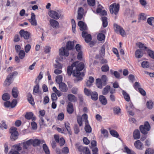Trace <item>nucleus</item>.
<instances>
[{"mask_svg":"<svg viewBox=\"0 0 154 154\" xmlns=\"http://www.w3.org/2000/svg\"><path fill=\"white\" fill-rule=\"evenodd\" d=\"M124 97L126 101L129 102L130 100V97L129 95L125 91L123 90L122 91Z\"/></svg>","mask_w":154,"mask_h":154,"instance_id":"23","label":"nucleus"},{"mask_svg":"<svg viewBox=\"0 0 154 154\" xmlns=\"http://www.w3.org/2000/svg\"><path fill=\"white\" fill-rule=\"evenodd\" d=\"M110 132L111 134L114 137H118L119 136V135L118 133L114 130H111L110 131Z\"/></svg>","mask_w":154,"mask_h":154,"instance_id":"42","label":"nucleus"},{"mask_svg":"<svg viewBox=\"0 0 154 154\" xmlns=\"http://www.w3.org/2000/svg\"><path fill=\"white\" fill-rule=\"evenodd\" d=\"M12 94L14 98H17L18 95V91L17 87H14L12 91Z\"/></svg>","mask_w":154,"mask_h":154,"instance_id":"20","label":"nucleus"},{"mask_svg":"<svg viewBox=\"0 0 154 154\" xmlns=\"http://www.w3.org/2000/svg\"><path fill=\"white\" fill-rule=\"evenodd\" d=\"M126 108L127 111L132 110L134 109V106L132 103L130 102L126 106Z\"/></svg>","mask_w":154,"mask_h":154,"instance_id":"30","label":"nucleus"},{"mask_svg":"<svg viewBox=\"0 0 154 154\" xmlns=\"http://www.w3.org/2000/svg\"><path fill=\"white\" fill-rule=\"evenodd\" d=\"M17 103V101L16 100L14 99L11 103V108H13L14 107Z\"/></svg>","mask_w":154,"mask_h":154,"instance_id":"54","label":"nucleus"},{"mask_svg":"<svg viewBox=\"0 0 154 154\" xmlns=\"http://www.w3.org/2000/svg\"><path fill=\"white\" fill-rule=\"evenodd\" d=\"M17 129L16 128L12 127L10 128V132L11 134H14L16 133H18L17 131Z\"/></svg>","mask_w":154,"mask_h":154,"instance_id":"56","label":"nucleus"},{"mask_svg":"<svg viewBox=\"0 0 154 154\" xmlns=\"http://www.w3.org/2000/svg\"><path fill=\"white\" fill-rule=\"evenodd\" d=\"M150 126L147 122H145L144 125H141L140 127V129L141 132L144 134H146L148 131L150 130Z\"/></svg>","mask_w":154,"mask_h":154,"instance_id":"5","label":"nucleus"},{"mask_svg":"<svg viewBox=\"0 0 154 154\" xmlns=\"http://www.w3.org/2000/svg\"><path fill=\"white\" fill-rule=\"evenodd\" d=\"M76 51L78 52H82V46L80 45L77 44L75 47Z\"/></svg>","mask_w":154,"mask_h":154,"instance_id":"55","label":"nucleus"},{"mask_svg":"<svg viewBox=\"0 0 154 154\" xmlns=\"http://www.w3.org/2000/svg\"><path fill=\"white\" fill-rule=\"evenodd\" d=\"M82 36L85 38L86 42L88 43L91 40V35L90 34H88V32L86 30L82 32Z\"/></svg>","mask_w":154,"mask_h":154,"instance_id":"8","label":"nucleus"},{"mask_svg":"<svg viewBox=\"0 0 154 154\" xmlns=\"http://www.w3.org/2000/svg\"><path fill=\"white\" fill-rule=\"evenodd\" d=\"M135 57L137 58H140L143 56V53L142 50L140 49H138L135 51Z\"/></svg>","mask_w":154,"mask_h":154,"instance_id":"18","label":"nucleus"},{"mask_svg":"<svg viewBox=\"0 0 154 154\" xmlns=\"http://www.w3.org/2000/svg\"><path fill=\"white\" fill-rule=\"evenodd\" d=\"M31 48V46L29 44L26 45L24 47L25 51L26 53H28L30 51Z\"/></svg>","mask_w":154,"mask_h":154,"instance_id":"44","label":"nucleus"},{"mask_svg":"<svg viewBox=\"0 0 154 154\" xmlns=\"http://www.w3.org/2000/svg\"><path fill=\"white\" fill-rule=\"evenodd\" d=\"M66 108L67 111L69 114H71L73 112L74 109L73 105L71 103L69 102L68 103Z\"/></svg>","mask_w":154,"mask_h":154,"instance_id":"15","label":"nucleus"},{"mask_svg":"<svg viewBox=\"0 0 154 154\" xmlns=\"http://www.w3.org/2000/svg\"><path fill=\"white\" fill-rule=\"evenodd\" d=\"M21 37H23L25 39H28L30 36V34L28 32L24 31L23 29L21 30L19 32Z\"/></svg>","mask_w":154,"mask_h":154,"instance_id":"9","label":"nucleus"},{"mask_svg":"<svg viewBox=\"0 0 154 154\" xmlns=\"http://www.w3.org/2000/svg\"><path fill=\"white\" fill-rule=\"evenodd\" d=\"M125 15L129 17H134V12L133 11H131L129 9H126L125 13Z\"/></svg>","mask_w":154,"mask_h":154,"instance_id":"19","label":"nucleus"},{"mask_svg":"<svg viewBox=\"0 0 154 154\" xmlns=\"http://www.w3.org/2000/svg\"><path fill=\"white\" fill-rule=\"evenodd\" d=\"M101 82H102L103 85H106V82L107 80V78L106 75H103L100 79Z\"/></svg>","mask_w":154,"mask_h":154,"instance_id":"33","label":"nucleus"},{"mask_svg":"<svg viewBox=\"0 0 154 154\" xmlns=\"http://www.w3.org/2000/svg\"><path fill=\"white\" fill-rule=\"evenodd\" d=\"M84 64L82 63L76 61L72 64L71 66H69L67 68V73L69 75H72L76 78L77 81H80L82 79L84 75L83 72L81 73L80 71L84 68Z\"/></svg>","mask_w":154,"mask_h":154,"instance_id":"1","label":"nucleus"},{"mask_svg":"<svg viewBox=\"0 0 154 154\" xmlns=\"http://www.w3.org/2000/svg\"><path fill=\"white\" fill-rule=\"evenodd\" d=\"M44 141H41L37 139H32V143L33 146H38L40 143H43Z\"/></svg>","mask_w":154,"mask_h":154,"instance_id":"17","label":"nucleus"},{"mask_svg":"<svg viewBox=\"0 0 154 154\" xmlns=\"http://www.w3.org/2000/svg\"><path fill=\"white\" fill-rule=\"evenodd\" d=\"M114 30L116 33L119 32L121 35L124 36L125 32L122 28L116 24H114Z\"/></svg>","mask_w":154,"mask_h":154,"instance_id":"7","label":"nucleus"},{"mask_svg":"<svg viewBox=\"0 0 154 154\" xmlns=\"http://www.w3.org/2000/svg\"><path fill=\"white\" fill-rule=\"evenodd\" d=\"M96 83L97 86L98 88H102V83L101 82L100 79H98L96 80Z\"/></svg>","mask_w":154,"mask_h":154,"instance_id":"32","label":"nucleus"},{"mask_svg":"<svg viewBox=\"0 0 154 154\" xmlns=\"http://www.w3.org/2000/svg\"><path fill=\"white\" fill-rule=\"evenodd\" d=\"M153 102L152 101L147 102L146 103L147 107L149 109H152L153 108Z\"/></svg>","mask_w":154,"mask_h":154,"instance_id":"46","label":"nucleus"},{"mask_svg":"<svg viewBox=\"0 0 154 154\" xmlns=\"http://www.w3.org/2000/svg\"><path fill=\"white\" fill-rule=\"evenodd\" d=\"M62 152L63 153H68L69 152V149L67 147H65L62 149Z\"/></svg>","mask_w":154,"mask_h":154,"instance_id":"59","label":"nucleus"},{"mask_svg":"<svg viewBox=\"0 0 154 154\" xmlns=\"http://www.w3.org/2000/svg\"><path fill=\"white\" fill-rule=\"evenodd\" d=\"M84 13V9L82 7L79 8L77 11V19L81 20L83 17Z\"/></svg>","mask_w":154,"mask_h":154,"instance_id":"11","label":"nucleus"},{"mask_svg":"<svg viewBox=\"0 0 154 154\" xmlns=\"http://www.w3.org/2000/svg\"><path fill=\"white\" fill-rule=\"evenodd\" d=\"M120 6L119 4L114 3L109 7V11L110 13L116 16L115 18H116V15L118 14L119 11Z\"/></svg>","mask_w":154,"mask_h":154,"instance_id":"3","label":"nucleus"},{"mask_svg":"<svg viewBox=\"0 0 154 154\" xmlns=\"http://www.w3.org/2000/svg\"><path fill=\"white\" fill-rule=\"evenodd\" d=\"M56 81L57 83L59 84L62 82V77L61 75H58L56 76Z\"/></svg>","mask_w":154,"mask_h":154,"instance_id":"39","label":"nucleus"},{"mask_svg":"<svg viewBox=\"0 0 154 154\" xmlns=\"http://www.w3.org/2000/svg\"><path fill=\"white\" fill-rule=\"evenodd\" d=\"M84 92L85 94L87 96H89L91 95V93L90 90L86 88H85L84 89Z\"/></svg>","mask_w":154,"mask_h":154,"instance_id":"57","label":"nucleus"},{"mask_svg":"<svg viewBox=\"0 0 154 154\" xmlns=\"http://www.w3.org/2000/svg\"><path fill=\"white\" fill-rule=\"evenodd\" d=\"M125 151L128 154H136L133 151H131L128 147H125Z\"/></svg>","mask_w":154,"mask_h":154,"instance_id":"53","label":"nucleus"},{"mask_svg":"<svg viewBox=\"0 0 154 154\" xmlns=\"http://www.w3.org/2000/svg\"><path fill=\"white\" fill-rule=\"evenodd\" d=\"M51 26L54 28L57 29L59 27V24L58 22L53 19H51L49 21Z\"/></svg>","mask_w":154,"mask_h":154,"instance_id":"10","label":"nucleus"},{"mask_svg":"<svg viewBox=\"0 0 154 154\" xmlns=\"http://www.w3.org/2000/svg\"><path fill=\"white\" fill-rule=\"evenodd\" d=\"M139 2L141 5L144 7H145L147 4L146 0H139Z\"/></svg>","mask_w":154,"mask_h":154,"instance_id":"58","label":"nucleus"},{"mask_svg":"<svg viewBox=\"0 0 154 154\" xmlns=\"http://www.w3.org/2000/svg\"><path fill=\"white\" fill-rule=\"evenodd\" d=\"M32 128L33 129H36L37 127V124L34 122H32L31 123Z\"/></svg>","mask_w":154,"mask_h":154,"instance_id":"64","label":"nucleus"},{"mask_svg":"<svg viewBox=\"0 0 154 154\" xmlns=\"http://www.w3.org/2000/svg\"><path fill=\"white\" fill-rule=\"evenodd\" d=\"M18 53V56L21 59H23L25 56V52L23 50H20Z\"/></svg>","mask_w":154,"mask_h":154,"instance_id":"26","label":"nucleus"},{"mask_svg":"<svg viewBox=\"0 0 154 154\" xmlns=\"http://www.w3.org/2000/svg\"><path fill=\"white\" fill-rule=\"evenodd\" d=\"M18 74V73L16 71L14 72L11 73H10L8 75V76L9 77L10 79H12V78L14 77L17 75Z\"/></svg>","mask_w":154,"mask_h":154,"instance_id":"51","label":"nucleus"},{"mask_svg":"<svg viewBox=\"0 0 154 154\" xmlns=\"http://www.w3.org/2000/svg\"><path fill=\"white\" fill-rule=\"evenodd\" d=\"M102 20L103 22V25L104 27H106L108 25L107 18L106 17H103L102 18Z\"/></svg>","mask_w":154,"mask_h":154,"instance_id":"31","label":"nucleus"},{"mask_svg":"<svg viewBox=\"0 0 154 154\" xmlns=\"http://www.w3.org/2000/svg\"><path fill=\"white\" fill-rule=\"evenodd\" d=\"M85 130L87 133H90L91 131V128L89 125H88V122L85 124Z\"/></svg>","mask_w":154,"mask_h":154,"instance_id":"29","label":"nucleus"},{"mask_svg":"<svg viewBox=\"0 0 154 154\" xmlns=\"http://www.w3.org/2000/svg\"><path fill=\"white\" fill-rule=\"evenodd\" d=\"M101 133L103 134L104 137L108 136V132L105 129H101Z\"/></svg>","mask_w":154,"mask_h":154,"instance_id":"60","label":"nucleus"},{"mask_svg":"<svg viewBox=\"0 0 154 154\" xmlns=\"http://www.w3.org/2000/svg\"><path fill=\"white\" fill-rule=\"evenodd\" d=\"M134 145L136 148L138 149H142L143 146L142 143L139 140L136 141L134 143Z\"/></svg>","mask_w":154,"mask_h":154,"instance_id":"21","label":"nucleus"},{"mask_svg":"<svg viewBox=\"0 0 154 154\" xmlns=\"http://www.w3.org/2000/svg\"><path fill=\"white\" fill-rule=\"evenodd\" d=\"M99 99L101 103L103 105H105L107 103V100L106 98L103 95L99 96Z\"/></svg>","mask_w":154,"mask_h":154,"instance_id":"24","label":"nucleus"},{"mask_svg":"<svg viewBox=\"0 0 154 154\" xmlns=\"http://www.w3.org/2000/svg\"><path fill=\"white\" fill-rule=\"evenodd\" d=\"M48 14L51 17L55 20H57L63 16L62 11L60 10L51 11L49 12Z\"/></svg>","mask_w":154,"mask_h":154,"instance_id":"4","label":"nucleus"},{"mask_svg":"<svg viewBox=\"0 0 154 154\" xmlns=\"http://www.w3.org/2000/svg\"><path fill=\"white\" fill-rule=\"evenodd\" d=\"M65 125L66 128L68 131V133L70 134V135H71L72 132L71 131V129L69 126V124L68 122H66L65 123Z\"/></svg>","mask_w":154,"mask_h":154,"instance_id":"40","label":"nucleus"},{"mask_svg":"<svg viewBox=\"0 0 154 154\" xmlns=\"http://www.w3.org/2000/svg\"><path fill=\"white\" fill-rule=\"evenodd\" d=\"M54 92V93L56 94L58 97H60L61 96L60 92L57 90L55 87H54L52 88Z\"/></svg>","mask_w":154,"mask_h":154,"instance_id":"45","label":"nucleus"},{"mask_svg":"<svg viewBox=\"0 0 154 154\" xmlns=\"http://www.w3.org/2000/svg\"><path fill=\"white\" fill-rule=\"evenodd\" d=\"M88 5L91 6H93L95 5V0H87Z\"/></svg>","mask_w":154,"mask_h":154,"instance_id":"47","label":"nucleus"},{"mask_svg":"<svg viewBox=\"0 0 154 154\" xmlns=\"http://www.w3.org/2000/svg\"><path fill=\"white\" fill-rule=\"evenodd\" d=\"M154 153V150L153 149L151 148H148L146 150L145 154H153Z\"/></svg>","mask_w":154,"mask_h":154,"instance_id":"48","label":"nucleus"},{"mask_svg":"<svg viewBox=\"0 0 154 154\" xmlns=\"http://www.w3.org/2000/svg\"><path fill=\"white\" fill-rule=\"evenodd\" d=\"M43 149L46 154H49L50 151L48 147L45 144H44L43 145Z\"/></svg>","mask_w":154,"mask_h":154,"instance_id":"43","label":"nucleus"},{"mask_svg":"<svg viewBox=\"0 0 154 154\" xmlns=\"http://www.w3.org/2000/svg\"><path fill=\"white\" fill-rule=\"evenodd\" d=\"M90 95H91V99L94 100H96L98 98V94L95 91L92 92Z\"/></svg>","mask_w":154,"mask_h":154,"instance_id":"28","label":"nucleus"},{"mask_svg":"<svg viewBox=\"0 0 154 154\" xmlns=\"http://www.w3.org/2000/svg\"><path fill=\"white\" fill-rule=\"evenodd\" d=\"M154 18L153 17L149 18L147 20L148 23L150 25L152 26V22L153 21Z\"/></svg>","mask_w":154,"mask_h":154,"instance_id":"63","label":"nucleus"},{"mask_svg":"<svg viewBox=\"0 0 154 154\" xmlns=\"http://www.w3.org/2000/svg\"><path fill=\"white\" fill-rule=\"evenodd\" d=\"M141 66L144 68H147L149 66V63L146 61L143 62L141 63Z\"/></svg>","mask_w":154,"mask_h":154,"instance_id":"41","label":"nucleus"},{"mask_svg":"<svg viewBox=\"0 0 154 154\" xmlns=\"http://www.w3.org/2000/svg\"><path fill=\"white\" fill-rule=\"evenodd\" d=\"M25 117L27 119H32V121L35 120L36 117L33 116V113L32 112L27 113L25 116Z\"/></svg>","mask_w":154,"mask_h":154,"instance_id":"14","label":"nucleus"},{"mask_svg":"<svg viewBox=\"0 0 154 154\" xmlns=\"http://www.w3.org/2000/svg\"><path fill=\"white\" fill-rule=\"evenodd\" d=\"M105 36L103 34L100 33L98 34L97 36V39L100 41L104 40L105 39Z\"/></svg>","mask_w":154,"mask_h":154,"instance_id":"35","label":"nucleus"},{"mask_svg":"<svg viewBox=\"0 0 154 154\" xmlns=\"http://www.w3.org/2000/svg\"><path fill=\"white\" fill-rule=\"evenodd\" d=\"M147 53L151 57L154 59V52L150 50H148Z\"/></svg>","mask_w":154,"mask_h":154,"instance_id":"50","label":"nucleus"},{"mask_svg":"<svg viewBox=\"0 0 154 154\" xmlns=\"http://www.w3.org/2000/svg\"><path fill=\"white\" fill-rule=\"evenodd\" d=\"M11 80L12 79L8 76L4 82V85L5 86H8L11 83Z\"/></svg>","mask_w":154,"mask_h":154,"instance_id":"27","label":"nucleus"},{"mask_svg":"<svg viewBox=\"0 0 154 154\" xmlns=\"http://www.w3.org/2000/svg\"><path fill=\"white\" fill-rule=\"evenodd\" d=\"M74 44V43L73 42L70 41L68 42L66 47H62L59 49L60 55L61 56H68L69 54V50H70L73 48Z\"/></svg>","mask_w":154,"mask_h":154,"instance_id":"2","label":"nucleus"},{"mask_svg":"<svg viewBox=\"0 0 154 154\" xmlns=\"http://www.w3.org/2000/svg\"><path fill=\"white\" fill-rule=\"evenodd\" d=\"M101 69L103 72H106L109 70V67L107 65H105L102 66Z\"/></svg>","mask_w":154,"mask_h":154,"instance_id":"49","label":"nucleus"},{"mask_svg":"<svg viewBox=\"0 0 154 154\" xmlns=\"http://www.w3.org/2000/svg\"><path fill=\"white\" fill-rule=\"evenodd\" d=\"M67 97L68 100L71 102H75L77 100L76 97L72 94H69L67 96Z\"/></svg>","mask_w":154,"mask_h":154,"instance_id":"22","label":"nucleus"},{"mask_svg":"<svg viewBox=\"0 0 154 154\" xmlns=\"http://www.w3.org/2000/svg\"><path fill=\"white\" fill-rule=\"evenodd\" d=\"M18 133H16L14 134H12L11 136V139L12 141H14L18 138Z\"/></svg>","mask_w":154,"mask_h":154,"instance_id":"34","label":"nucleus"},{"mask_svg":"<svg viewBox=\"0 0 154 154\" xmlns=\"http://www.w3.org/2000/svg\"><path fill=\"white\" fill-rule=\"evenodd\" d=\"M64 118V115L63 113H60L57 117L58 119L60 120H63Z\"/></svg>","mask_w":154,"mask_h":154,"instance_id":"62","label":"nucleus"},{"mask_svg":"<svg viewBox=\"0 0 154 154\" xmlns=\"http://www.w3.org/2000/svg\"><path fill=\"white\" fill-rule=\"evenodd\" d=\"M82 119L85 121V124L88 122V116L86 114H83L82 117L80 116H78L77 118V122L80 126H81L82 125Z\"/></svg>","mask_w":154,"mask_h":154,"instance_id":"6","label":"nucleus"},{"mask_svg":"<svg viewBox=\"0 0 154 154\" xmlns=\"http://www.w3.org/2000/svg\"><path fill=\"white\" fill-rule=\"evenodd\" d=\"M120 108L118 107H115L113 109L114 112L116 114H118L120 112Z\"/></svg>","mask_w":154,"mask_h":154,"instance_id":"52","label":"nucleus"},{"mask_svg":"<svg viewBox=\"0 0 154 154\" xmlns=\"http://www.w3.org/2000/svg\"><path fill=\"white\" fill-rule=\"evenodd\" d=\"M78 25L80 27V29L82 31L86 30L87 29L86 25L82 21H79L78 23Z\"/></svg>","mask_w":154,"mask_h":154,"instance_id":"16","label":"nucleus"},{"mask_svg":"<svg viewBox=\"0 0 154 154\" xmlns=\"http://www.w3.org/2000/svg\"><path fill=\"white\" fill-rule=\"evenodd\" d=\"M133 136L134 139H137L140 137V133L138 130H135L133 133Z\"/></svg>","mask_w":154,"mask_h":154,"instance_id":"25","label":"nucleus"},{"mask_svg":"<svg viewBox=\"0 0 154 154\" xmlns=\"http://www.w3.org/2000/svg\"><path fill=\"white\" fill-rule=\"evenodd\" d=\"M29 20L32 25L36 26L37 25L36 20L35 19V15L34 13H31V17Z\"/></svg>","mask_w":154,"mask_h":154,"instance_id":"12","label":"nucleus"},{"mask_svg":"<svg viewBox=\"0 0 154 154\" xmlns=\"http://www.w3.org/2000/svg\"><path fill=\"white\" fill-rule=\"evenodd\" d=\"M110 86H106L104 88L102 91V94L103 95H106L108 92V91L110 89Z\"/></svg>","mask_w":154,"mask_h":154,"instance_id":"37","label":"nucleus"},{"mask_svg":"<svg viewBox=\"0 0 154 154\" xmlns=\"http://www.w3.org/2000/svg\"><path fill=\"white\" fill-rule=\"evenodd\" d=\"M136 45L138 46L139 48L143 50H144L147 49V47L144 46V44H143L141 42H139L137 43Z\"/></svg>","mask_w":154,"mask_h":154,"instance_id":"36","label":"nucleus"},{"mask_svg":"<svg viewBox=\"0 0 154 154\" xmlns=\"http://www.w3.org/2000/svg\"><path fill=\"white\" fill-rule=\"evenodd\" d=\"M2 99L5 101L8 100L10 98V96L8 93H5L2 96Z\"/></svg>","mask_w":154,"mask_h":154,"instance_id":"38","label":"nucleus"},{"mask_svg":"<svg viewBox=\"0 0 154 154\" xmlns=\"http://www.w3.org/2000/svg\"><path fill=\"white\" fill-rule=\"evenodd\" d=\"M59 89L60 90L63 92H66L68 90V88L66 84L61 82L59 84Z\"/></svg>","mask_w":154,"mask_h":154,"instance_id":"13","label":"nucleus"},{"mask_svg":"<svg viewBox=\"0 0 154 154\" xmlns=\"http://www.w3.org/2000/svg\"><path fill=\"white\" fill-rule=\"evenodd\" d=\"M39 86L38 84L34 86L33 89V93H37L39 91Z\"/></svg>","mask_w":154,"mask_h":154,"instance_id":"61","label":"nucleus"}]
</instances>
